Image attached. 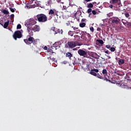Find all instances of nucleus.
<instances>
[{
	"instance_id": "obj_1",
	"label": "nucleus",
	"mask_w": 131,
	"mask_h": 131,
	"mask_svg": "<svg viewBox=\"0 0 131 131\" xmlns=\"http://www.w3.org/2000/svg\"><path fill=\"white\" fill-rule=\"evenodd\" d=\"M34 19H35V20H37L40 23H46L49 19L48 16H47L46 14L42 13L39 14L36 16H34Z\"/></svg>"
},
{
	"instance_id": "obj_2",
	"label": "nucleus",
	"mask_w": 131,
	"mask_h": 131,
	"mask_svg": "<svg viewBox=\"0 0 131 131\" xmlns=\"http://www.w3.org/2000/svg\"><path fill=\"white\" fill-rule=\"evenodd\" d=\"M28 39H24V41L26 43V45H31V43H33V45H35L37 43V39H34L33 37L29 36L27 37Z\"/></svg>"
},
{
	"instance_id": "obj_3",
	"label": "nucleus",
	"mask_w": 131,
	"mask_h": 131,
	"mask_svg": "<svg viewBox=\"0 0 131 131\" xmlns=\"http://www.w3.org/2000/svg\"><path fill=\"white\" fill-rule=\"evenodd\" d=\"M36 20L35 18H30L29 19L26 24H25V26H26V27H32L33 25H35V24H36Z\"/></svg>"
},
{
	"instance_id": "obj_4",
	"label": "nucleus",
	"mask_w": 131,
	"mask_h": 131,
	"mask_svg": "<svg viewBox=\"0 0 131 131\" xmlns=\"http://www.w3.org/2000/svg\"><path fill=\"white\" fill-rule=\"evenodd\" d=\"M78 54L79 56L83 57V58H90V55L88 54V51H86V50L79 49L78 50Z\"/></svg>"
},
{
	"instance_id": "obj_5",
	"label": "nucleus",
	"mask_w": 131,
	"mask_h": 131,
	"mask_svg": "<svg viewBox=\"0 0 131 131\" xmlns=\"http://www.w3.org/2000/svg\"><path fill=\"white\" fill-rule=\"evenodd\" d=\"M13 37L15 40H17V38H21L22 37L21 31L19 30L16 31L13 35Z\"/></svg>"
},
{
	"instance_id": "obj_6",
	"label": "nucleus",
	"mask_w": 131,
	"mask_h": 131,
	"mask_svg": "<svg viewBox=\"0 0 131 131\" xmlns=\"http://www.w3.org/2000/svg\"><path fill=\"white\" fill-rule=\"evenodd\" d=\"M48 14L49 15L48 16V20H52V18L53 17H54V16H58V13L55 12L53 9H50Z\"/></svg>"
},
{
	"instance_id": "obj_7",
	"label": "nucleus",
	"mask_w": 131,
	"mask_h": 131,
	"mask_svg": "<svg viewBox=\"0 0 131 131\" xmlns=\"http://www.w3.org/2000/svg\"><path fill=\"white\" fill-rule=\"evenodd\" d=\"M27 31L29 33V35L27 37H29V36H33V30L32 27H27Z\"/></svg>"
},
{
	"instance_id": "obj_8",
	"label": "nucleus",
	"mask_w": 131,
	"mask_h": 131,
	"mask_svg": "<svg viewBox=\"0 0 131 131\" xmlns=\"http://www.w3.org/2000/svg\"><path fill=\"white\" fill-rule=\"evenodd\" d=\"M99 72V70L98 69H92L91 72H90V74L91 75H93V76H97V74Z\"/></svg>"
},
{
	"instance_id": "obj_9",
	"label": "nucleus",
	"mask_w": 131,
	"mask_h": 131,
	"mask_svg": "<svg viewBox=\"0 0 131 131\" xmlns=\"http://www.w3.org/2000/svg\"><path fill=\"white\" fill-rule=\"evenodd\" d=\"M68 45L71 49H73V48H75V47H76V42L74 41H69L68 42Z\"/></svg>"
},
{
	"instance_id": "obj_10",
	"label": "nucleus",
	"mask_w": 131,
	"mask_h": 131,
	"mask_svg": "<svg viewBox=\"0 0 131 131\" xmlns=\"http://www.w3.org/2000/svg\"><path fill=\"white\" fill-rule=\"evenodd\" d=\"M32 29L33 30L34 32H38L40 30V28L38 25H35L33 27H32Z\"/></svg>"
},
{
	"instance_id": "obj_11",
	"label": "nucleus",
	"mask_w": 131,
	"mask_h": 131,
	"mask_svg": "<svg viewBox=\"0 0 131 131\" xmlns=\"http://www.w3.org/2000/svg\"><path fill=\"white\" fill-rule=\"evenodd\" d=\"M61 46V43L60 42H55L53 45V48H55L56 50H57V48H60Z\"/></svg>"
},
{
	"instance_id": "obj_12",
	"label": "nucleus",
	"mask_w": 131,
	"mask_h": 131,
	"mask_svg": "<svg viewBox=\"0 0 131 131\" xmlns=\"http://www.w3.org/2000/svg\"><path fill=\"white\" fill-rule=\"evenodd\" d=\"M9 23L10 21L8 20L7 22L5 23L4 25H2V26L4 27V28H7L9 26Z\"/></svg>"
},
{
	"instance_id": "obj_13",
	"label": "nucleus",
	"mask_w": 131,
	"mask_h": 131,
	"mask_svg": "<svg viewBox=\"0 0 131 131\" xmlns=\"http://www.w3.org/2000/svg\"><path fill=\"white\" fill-rule=\"evenodd\" d=\"M66 57H68L69 59H71V57H73V55L70 52H68L66 53Z\"/></svg>"
},
{
	"instance_id": "obj_14",
	"label": "nucleus",
	"mask_w": 131,
	"mask_h": 131,
	"mask_svg": "<svg viewBox=\"0 0 131 131\" xmlns=\"http://www.w3.org/2000/svg\"><path fill=\"white\" fill-rule=\"evenodd\" d=\"M118 64H119V65H123V64H124V60H123V59L119 60Z\"/></svg>"
},
{
	"instance_id": "obj_15",
	"label": "nucleus",
	"mask_w": 131,
	"mask_h": 131,
	"mask_svg": "<svg viewBox=\"0 0 131 131\" xmlns=\"http://www.w3.org/2000/svg\"><path fill=\"white\" fill-rule=\"evenodd\" d=\"M112 23L115 24H118L119 23V19H113L112 21Z\"/></svg>"
},
{
	"instance_id": "obj_16",
	"label": "nucleus",
	"mask_w": 131,
	"mask_h": 131,
	"mask_svg": "<svg viewBox=\"0 0 131 131\" xmlns=\"http://www.w3.org/2000/svg\"><path fill=\"white\" fill-rule=\"evenodd\" d=\"M2 13H3V14H5L6 15H9V11L6 9L3 10Z\"/></svg>"
},
{
	"instance_id": "obj_17",
	"label": "nucleus",
	"mask_w": 131,
	"mask_h": 131,
	"mask_svg": "<svg viewBox=\"0 0 131 131\" xmlns=\"http://www.w3.org/2000/svg\"><path fill=\"white\" fill-rule=\"evenodd\" d=\"M96 41L97 42H99V43H100V45H103L104 44V41H103V40H101V39H97L96 40Z\"/></svg>"
},
{
	"instance_id": "obj_18",
	"label": "nucleus",
	"mask_w": 131,
	"mask_h": 131,
	"mask_svg": "<svg viewBox=\"0 0 131 131\" xmlns=\"http://www.w3.org/2000/svg\"><path fill=\"white\" fill-rule=\"evenodd\" d=\"M102 74H103L105 76L107 75L108 74V73L107 72V70L103 69L102 70Z\"/></svg>"
},
{
	"instance_id": "obj_19",
	"label": "nucleus",
	"mask_w": 131,
	"mask_h": 131,
	"mask_svg": "<svg viewBox=\"0 0 131 131\" xmlns=\"http://www.w3.org/2000/svg\"><path fill=\"white\" fill-rule=\"evenodd\" d=\"M85 25H86V24L84 23H82L79 24L80 27H81L82 28H83V27H85Z\"/></svg>"
},
{
	"instance_id": "obj_20",
	"label": "nucleus",
	"mask_w": 131,
	"mask_h": 131,
	"mask_svg": "<svg viewBox=\"0 0 131 131\" xmlns=\"http://www.w3.org/2000/svg\"><path fill=\"white\" fill-rule=\"evenodd\" d=\"M97 77H98V78H100V79H103V75H100V74L97 73Z\"/></svg>"
},
{
	"instance_id": "obj_21",
	"label": "nucleus",
	"mask_w": 131,
	"mask_h": 131,
	"mask_svg": "<svg viewBox=\"0 0 131 131\" xmlns=\"http://www.w3.org/2000/svg\"><path fill=\"white\" fill-rule=\"evenodd\" d=\"M68 34L71 36H73V35L74 34V32L72 31H69L68 32Z\"/></svg>"
},
{
	"instance_id": "obj_22",
	"label": "nucleus",
	"mask_w": 131,
	"mask_h": 131,
	"mask_svg": "<svg viewBox=\"0 0 131 131\" xmlns=\"http://www.w3.org/2000/svg\"><path fill=\"white\" fill-rule=\"evenodd\" d=\"M88 8H89L90 9H91L92 8H94V5L93 3H90L88 6Z\"/></svg>"
},
{
	"instance_id": "obj_23",
	"label": "nucleus",
	"mask_w": 131,
	"mask_h": 131,
	"mask_svg": "<svg viewBox=\"0 0 131 131\" xmlns=\"http://www.w3.org/2000/svg\"><path fill=\"white\" fill-rule=\"evenodd\" d=\"M89 59H90L89 62H90V63H92V61L93 62H95L96 61V59L91 58V57H90Z\"/></svg>"
},
{
	"instance_id": "obj_24",
	"label": "nucleus",
	"mask_w": 131,
	"mask_h": 131,
	"mask_svg": "<svg viewBox=\"0 0 131 131\" xmlns=\"http://www.w3.org/2000/svg\"><path fill=\"white\" fill-rule=\"evenodd\" d=\"M81 38L82 39H84L85 40L86 39V37L85 36V34H82L81 36Z\"/></svg>"
},
{
	"instance_id": "obj_25",
	"label": "nucleus",
	"mask_w": 131,
	"mask_h": 131,
	"mask_svg": "<svg viewBox=\"0 0 131 131\" xmlns=\"http://www.w3.org/2000/svg\"><path fill=\"white\" fill-rule=\"evenodd\" d=\"M103 79H104V80H106V81H109L110 82H111V80L108 79L105 75H104V77L103 78Z\"/></svg>"
},
{
	"instance_id": "obj_26",
	"label": "nucleus",
	"mask_w": 131,
	"mask_h": 131,
	"mask_svg": "<svg viewBox=\"0 0 131 131\" xmlns=\"http://www.w3.org/2000/svg\"><path fill=\"white\" fill-rule=\"evenodd\" d=\"M112 4H116V3H118L120 0H112Z\"/></svg>"
},
{
	"instance_id": "obj_27",
	"label": "nucleus",
	"mask_w": 131,
	"mask_h": 131,
	"mask_svg": "<svg viewBox=\"0 0 131 131\" xmlns=\"http://www.w3.org/2000/svg\"><path fill=\"white\" fill-rule=\"evenodd\" d=\"M110 51L111 52H115V48L114 47H111L110 49Z\"/></svg>"
},
{
	"instance_id": "obj_28",
	"label": "nucleus",
	"mask_w": 131,
	"mask_h": 131,
	"mask_svg": "<svg viewBox=\"0 0 131 131\" xmlns=\"http://www.w3.org/2000/svg\"><path fill=\"white\" fill-rule=\"evenodd\" d=\"M34 2V3L35 4V0H33L30 2V3L31 4V5H32V6L34 5V3H33Z\"/></svg>"
},
{
	"instance_id": "obj_29",
	"label": "nucleus",
	"mask_w": 131,
	"mask_h": 131,
	"mask_svg": "<svg viewBox=\"0 0 131 131\" xmlns=\"http://www.w3.org/2000/svg\"><path fill=\"white\" fill-rule=\"evenodd\" d=\"M21 28H22V26H21V25L18 24L17 26V29H21Z\"/></svg>"
},
{
	"instance_id": "obj_30",
	"label": "nucleus",
	"mask_w": 131,
	"mask_h": 131,
	"mask_svg": "<svg viewBox=\"0 0 131 131\" xmlns=\"http://www.w3.org/2000/svg\"><path fill=\"white\" fill-rule=\"evenodd\" d=\"M9 9L11 12H12V13H14L15 12V10H16L15 8H10Z\"/></svg>"
},
{
	"instance_id": "obj_31",
	"label": "nucleus",
	"mask_w": 131,
	"mask_h": 131,
	"mask_svg": "<svg viewBox=\"0 0 131 131\" xmlns=\"http://www.w3.org/2000/svg\"><path fill=\"white\" fill-rule=\"evenodd\" d=\"M70 27L71 28H73V30H76V29H78V28H76L75 27H74L73 26H70Z\"/></svg>"
},
{
	"instance_id": "obj_32",
	"label": "nucleus",
	"mask_w": 131,
	"mask_h": 131,
	"mask_svg": "<svg viewBox=\"0 0 131 131\" xmlns=\"http://www.w3.org/2000/svg\"><path fill=\"white\" fill-rule=\"evenodd\" d=\"M92 9L91 8L88 9V10H87V13H88V14L92 13Z\"/></svg>"
},
{
	"instance_id": "obj_33",
	"label": "nucleus",
	"mask_w": 131,
	"mask_h": 131,
	"mask_svg": "<svg viewBox=\"0 0 131 131\" xmlns=\"http://www.w3.org/2000/svg\"><path fill=\"white\" fill-rule=\"evenodd\" d=\"M125 16L126 18H128V17H129V16H130V15H129V13H126L125 14Z\"/></svg>"
},
{
	"instance_id": "obj_34",
	"label": "nucleus",
	"mask_w": 131,
	"mask_h": 131,
	"mask_svg": "<svg viewBox=\"0 0 131 131\" xmlns=\"http://www.w3.org/2000/svg\"><path fill=\"white\" fill-rule=\"evenodd\" d=\"M79 32H80V30H77V31H74V33H76V34H78V33H79Z\"/></svg>"
},
{
	"instance_id": "obj_35",
	"label": "nucleus",
	"mask_w": 131,
	"mask_h": 131,
	"mask_svg": "<svg viewBox=\"0 0 131 131\" xmlns=\"http://www.w3.org/2000/svg\"><path fill=\"white\" fill-rule=\"evenodd\" d=\"M105 48H106V49H110L111 48V46L110 45H106Z\"/></svg>"
},
{
	"instance_id": "obj_36",
	"label": "nucleus",
	"mask_w": 131,
	"mask_h": 131,
	"mask_svg": "<svg viewBox=\"0 0 131 131\" xmlns=\"http://www.w3.org/2000/svg\"><path fill=\"white\" fill-rule=\"evenodd\" d=\"M97 13H98V12H97L96 11V10H93V11H92V14H93V15H96V14H97Z\"/></svg>"
},
{
	"instance_id": "obj_37",
	"label": "nucleus",
	"mask_w": 131,
	"mask_h": 131,
	"mask_svg": "<svg viewBox=\"0 0 131 131\" xmlns=\"http://www.w3.org/2000/svg\"><path fill=\"white\" fill-rule=\"evenodd\" d=\"M90 30H91V31H92V32H94L95 29H94V27H91L90 28Z\"/></svg>"
},
{
	"instance_id": "obj_38",
	"label": "nucleus",
	"mask_w": 131,
	"mask_h": 131,
	"mask_svg": "<svg viewBox=\"0 0 131 131\" xmlns=\"http://www.w3.org/2000/svg\"><path fill=\"white\" fill-rule=\"evenodd\" d=\"M58 32H59V33H60V34H63V30H61Z\"/></svg>"
},
{
	"instance_id": "obj_39",
	"label": "nucleus",
	"mask_w": 131,
	"mask_h": 131,
	"mask_svg": "<svg viewBox=\"0 0 131 131\" xmlns=\"http://www.w3.org/2000/svg\"><path fill=\"white\" fill-rule=\"evenodd\" d=\"M62 9L63 10H66V9H67V7H66V6H63Z\"/></svg>"
},
{
	"instance_id": "obj_40",
	"label": "nucleus",
	"mask_w": 131,
	"mask_h": 131,
	"mask_svg": "<svg viewBox=\"0 0 131 131\" xmlns=\"http://www.w3.org/2000/svg\"><path fill=\"white\" fill-rule=\"evenodd\" d=\"M105 54H110V53H109V51H108V50L105 51Z\"/></svg>"
},
{
	"instance_id": "obj_41",
	"label": "nucleus",
	"mask_w": 131,
	"mask_h": 131,
	"mask_svg": "<svg viewBox=\"0 0 131 131\" xmlns=\"http://www.w3.org/2000/svg\"><path fill=\"white\" fill-rule=\"evenodd\" d=\"M92 1L93 0H85V2H86V3H89V2H92Z\"/></svg>"
},
{
	"instance_id": "obj_42",
	"label": "nucleus",
	"mask_w": 131,
	"mask_h": 131,
	"mask_svg": "<svg viewBox=\"0 0 131 131\" xmlns=\"http://www.w3.org/2000/svg\"><path fill=\"white\" fill-rule=\"evenodd\" d=\"M109 8H111V9H112V8H113V5H110L109 6Z\"/></svg>"
},
{
	"instance_id": "obj_43",
	"label": "nucleus",
	"mask_w": 131,
	"mask_h": 131,
	"mask_svg": "<svg viewBox=\"0 0 131 131\" xmlns=\"http://www.w3.org/2000/svg\"><path fill=\"white\" fill-rule=\"evenodd\" d=\"M44 50H48V47L47 46L44 47L43 48Z\"/></svg>"
},
{
	"instance_id": "obj_44",
	"label": "nucleus",
	"mask_w": 131,
	"mask_h": 131,
	"mask_svg": "<svg viewBox=\"0 0 131 131\" xmlns=\"http://www.w3.org/2000/svg\"><path fill=\"white\" fill-rule=\"evenodd\" d=\"M82 22H84L85 21V18H82L81 19Z\"/></svg>"
},
{
	"instance_id": "obj_45",
	"label": "nucleus",
	"mask_w": 131,
	"mask_h": 131,
	"mask_svg": "<svg viewBox=\"0 0 131 131\" xmlns=\"http://www.w3.org/2000/svg\"><path fill=\"white\" fill-rule=\"evenodd\" d=\"M48 60H52V56H50L49 57H48Z\"/></svg>"
},
{
	"instance_id": "obj_46",
	"label": "nucleus",
	"mask_w": 131,
	"mask_h": 131,
	"mask_svg": "<svg viewBox=\"0 0 131 131\" xmlns=\"http://www.w3.org/2000/svg\"><path fill=\"white\" fill-rule=\"evenodd\" d=\"M87 36L88 37H91V34H87Z\"/></svg>"
},
{
	"instance_id": "obj_47",
	"label": "nucleus",
	"mask_w": 131,
	"mask_h": 131,
	"mask_svg": "<svg viewBox=\"0 0 131 131\" xmlns=\"http://www.w3.org/2000/svg\"><path fill=\"white\" fill-rule=\"evenodd\" d=\"M61 0H56V2H57V3H61Z\"/></svg>"
},
{
	"instance_id": "obj_48",
	"label": "nucleus",
	"mask_w": 131,
	"mask_h": 131,
	"mask_svg": "<svg viewBox=\"0 0 131 131\" xmlns=\"http://www.w3.org/2000/svg\"><path fill=\"white\" fill-rule=\"evenodd\" d=\"M67 26H69L70 25V23H67Z\"/></svg>"
},
{
	"instance_id": "obj_49",
	"label": "nucleus",
	"mask_w": 131,
	"mask_h": 131,
	"mask_svg": "<svg viewBox=\"0 0 131 131\" xmlns=\"http://www.w3.org/2000/svg\"><path fill=\"white\" fill-rule=\"evenodd\" d=\"M96 4H97V3L96 2L92 3L93 5H96Z\"/></svg>"
},
{
	"instance_id": "obj_50",
	"label": "nucleus",
	"mask_w": 131,
	"mask_h": 131,
	"mask_svg": "<svg viewBox=\"0 0 131 131\" xmlns=\"http://www.w3.org/2000/svg\"><path fill=\"white\" fill-rule=\"evenodd\" d=\"M92 16V13H89V16L91 17Z\"/></svg>"
},
{
	"instance_id": "obj_51",
	"label": "nucleus",
	"mask_w": 131,
	"mask_h": 131,
	"mask_svg": "<svg viewBox=\"0 0 131 131\" xmlns=\"http://www.w3.org/2000/svg\"><path fill=\"white\" fill-rule=\"evenodd\" d=\"M53 61H55V60H56V59L55 58H52V59Z\"/></svg>"
},
{
	"instance_id": "obj_52",
	"label": "nucleus",
	"mask_w": 131,
	"mask_h": 131,
	"mask_svg": "<svg viewBox=\"0 0 131 131\" xmlns=\"http://www.w3.org/2000/svg\"><path fill=\"white\" fill-rule=\"evenodd\" d=\"M11 17H12V18H14V14H11Z\"/></svg>"
},
{
	"instance_id": "obj_53",
	"label": "nucleus",
	"mask_w": 131,
	"mask_h": 131,
	"mask_svg": "<svg viewBox=\"0 0 131 131\" xmlns=\"http://www.w3.org/2000/svg\"><path fill=\"white\" fill-rule=\"evenodd\" d=\"M47 4H48V6L50 5V1H48Z\"/></svg>"
},
{
	"instance_id": "obj_54",
	"label": "nucleus",
	"mask_w": 131,
	"mask_h": 131,
	"mask_svg": "<svg viewBox=\"0 0 131 131\" xmlns=\"http://www.w3.org/2000/svg\"><path fill=\"white\" fill-rule=\"evenodd\" d=\"M76 15H77V12L75 13V17H76Z\"/></svg>"
},
{
	"instance_id": "obj_55",
	"label": "nucleus",
	"mask_w": 131,
	"mask_h": 131,
	"mask_svg": "<svg viewBox=\"0 0 131 131\" xmlns=\"http://www.w3.org/2000/svg\"><path fill=\"white\" fill-rule=\"evenodd\" d=\"M101 29H100V28H97V30H98V31H99V30H100Z\"/></svg>"
},
{
	"instance_id": "obj_56",
	"label": "nucleus",
	"mask_w": 131,
	"mask_h": 131,
	"mask_svg": "<svg viewBox=\"0 0 131 131\" xmlns=\"http://www.w3.org/2000/svg\"><path fill=\"white\" fill-rule=\"evenodd\" d=\"M1 25H2L3 26V24H1Z\"/></svg>"
},
{
	"instance_id": "obj_57",
	"label": "nucleus",
	"mask_w": 131,
	"mask_h": 131,
	"mask_svg": "<svg viewBox=\"0 0 131 131\" xmlns=\"http://www.w3.org/2000/svg\"><path fill=\"white\" fill-rule=\"evenodd\" d=\"M0 17H1V14H0Z\"/></svg>"
}]
</instances>
